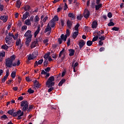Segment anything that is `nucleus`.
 <instances>
[{
	"instance_id": "79ce46f5",
	"label": "nucleus",
	"mask_w": 124,
	"mask_h": 124,
	"mask_svg": "<svg viewBox=\"0 0 124 124\" xmlns=\"http://www.w3.org/2000/svg\"><path fill=\"white\" fill-rule=\"evenodd\" d=\"M87 46H92L93 45V41L89 40L87 42Z\"/></svg>"
},
{
	"instance_id": "a19ab883",
	"label": "nucleus",
	"mask_w": 124,
	"mask_h": 124,
	"mask_svg": "<svg viewBox=\"0 0 124 124\" xmlns=\"http://www.w3.org/2000/svg\"><path fill=\"white\" fill-rule=\"evenodd\" d=\"M99 39H100L101 41H103V40H105V39H106V36H101V37H99Z\"/></svg>"
},
{
	"instance_id": "bf43d9fd",
	"label": "nucleus",
	"mask_w": 124,
	"mask_h": 124,
	"mask_svg": "<svg viewBox=\"0 0 124 124\" xmlns=\"http://www.w3.org/2000/svg\"><path fill=\"white\" fill-rule=\"evenodd\" d=\"M32 55L34 57V56H38V52L35 51L32 53Z\"/></svg>"
},
{
	"instance_id": "ddd939ff",
	"label": "nucleus",
	"mask_w": 124,
	"mask_h": 124,
	"mask_svg": "<svg viewBox=\"0 0 124 124\" xmlns=\"http://www.w3.org/2000/svg\"><path fill=\"white\" fill-rule=\"evenodd\" d=\"M73 24V21L69 20H68L67 21V27L68 28L71 29Z\"/></svg>"
},
{
	"instance_id": "393cba45",
	"label": "nucleus",
	"mask_w": 124,
	"mask_h": 124,
	"mask_svg": "<svg viewBox=\"0 0 124 124\" xmlns=\"http://www.w3.org/2000/svg\"><path fill=\"white\" fill-rule=\"evenodd\" d=\"M14 111H15L14 109H12L8 110L7 113V114H9V115H10L11 116H13V114L15 113Z\"/></svg>"
},
{
	"instance_id": "f3484780",
	"label": "nucleus",
	"mask_w": 124,
	"mask_h": 124,
	"mask_svg": "<svg viewBox=\"0 0 124 124\" xmlns=\"http://www.w3.org/2000/svg\"><path fill=\"white\" fill-rule=\"evenodd\" d=\"M40 31V25H39L37 27V30L34 32V37H36V36H37V34L39 33Z\"/></svg>"
},
{
	"instance_id": "9d476101",
	"label": "nucleus",
	"mask_w": 124,
	"mask_h": 124,
	"mask_svg": "<svg viewBox=\"0 0 124 124\" xmlns=\"http://www.w3.org/2000/svg\"><path fill=\"white\" fill-rule=\"evenodd\" d=\"M62 40L64 41V34H62L61 36V38L58 39V42L60 44H62Z\"/></svg>"
},
{
	"instance_id": "aec40b11",
	"label": "nucleus",
	"mask_w": 124,
	"mask_h": 124,
	"mask_svg": "<svg viewBox=\"0 0 124 124\" xmlns=\"http://www.w3.org/2000/svg\"><path fill=\"white\" fill-rule=\"evenodd\" d=\"M43 62V59H40L38 62L36 61L34 63V67L37 66L38 64H42Z\"/></svg>"
},
{
	"instance_id": "3c124183",
	"label": "nucleus",
	"mask_w": 124,
	"mask_h": 124,
	"mask_svg": "<svg viewBox=\"0 0 124 124\" xmlns=\"http://www.w3.org/2000/svg\"><path fill=\"white\" fill-rule=\"evenodd\" d=\"M20 43H21V39H19V40H17L16 42V46H19Z\"/></svg>"
},
{
	"instance_id": "e433bc0d",
	"label": "nucleus",
	"mask_w": 124,
	"mask_h": 124,
	"mask_svg": "<svg viewBox=\"0 0 124 124\" xmlns=\"http://www.w3.org/2000/svg\"><path fill=\"white\" fill-rule=\"evenodd\" d=\"M8 48H9V46H6V44H5L4 45H2L1 46V48L3 49L4 50H7Z\"/></svg>"
},
{
	"instance_id": "4be33fe9",
	"label": "nucleus",
	"mask_w": 124,
	"mask_h": 124,
	"mask_svg": "<svg viewBox=\"0 0 124 124\" xmlns=\"http://www.w3.org/2000/svg\"><path fill=\"white\" fill-rule=\"evenodd\" d=\"M79 34V31H75L72 34V37L74 39H75L77 37V36Z\"/></svg>"
},
{
	"instance_id": "bb28decb",
	"label": "nucleus",
	"mask_w": 124,
	"mask_h": 124,
	"mask_svg": "<svg viewBox=\"0 0 124 124\" xmlns=\"http://www.w3.org/2000/svg\"><path fill=\"white\" fill-rule=\"evenodd\" d=\"M0 120H1V121H4V120H7L8 119V117H7V116H6V115L4 114L2 116H0Z\"/></svg>"
},
{
	"instance_id": "774afa93",
	"label": "nucleus",
	"mask_w": 124,
	"mask_h": 124,
	"mask_svg": "<svg viewBox=\"0 0 124 124\" xmlns=\"http://www.w3.org/2000/svg\"><path fill=\"white\" fill-rule=\"evenodd\" d=\"M61 10H62V7H60L57 8V12H60Z\"/></svg>"
},
{
	"instance_id": "603ef678",
	"label": "nucleus",
	"mask_w": 124,
	"mask_h": 124,
	"mask_svg": "<svg viewBox=\"0 0 124 124\" xmlns=\"http://www.w3.org/2000/svg\"><path fill=\"white\" fill-rule=\"evenodd\" d=\"M112 16H113V14H112V13H111V12L108 13V18H112Z\"/></svg>"
},
{
	"instance_id": "c756f323",
	"label": "nucleus",
	"mask_w": 124,
	"mask_h": 124,
	"mask_svg": "<svg viewBox=\"0 0 124 124\" xmlns=\"http://www.w3.org/2000/svg\"><path fill=\"white\" fill-rule=\"evenodd\" d=\"M63 83H65V79H62L59 83L58 86H59V87H62Z\"/></svg>"
},
{
	"instance_id": "680f3d73",
	"label": "nucleus",
	"mask_w": 124,
	"mask_h": 124,
	"mask_svg": "<svg viewBox=\"0 0 124 124\" xmlns=\"http://www.w3.org/2000/svg\"><path fill=\"white\" fill-rule=\"evenodd\" d=\"M0 57H5V52H2L0 53Z\"/></svg>"
},
{
	"instance_id": "2f4dec72",
	"label": "nucleus",
	"mask_w": 124,
	"mask_h": 124,
	"mask_svg": "<svg viewBox=\"0 0 124 124\" xmlns=\"http://www.w3.org/2000/svg\"><path fill=\"white\" fill-rule=\"evenodd\" d=\"M51 25L50 26L51 28H55L56 26V24H55V21H54V19H51L50 20Z\"/></svg>"
},
{
	"instance_id": "052dcab7",
	"label": "nucleus",
	"mask_w": 124,
	"mask_h": 124,
	"mask_svg": "<svg viewBox=\"0 0 124 124\" xmlns=\"http://www.w3.org/2000/svg\"><path fill=\"white\" fill-rule=\"evenodd\" d=\"M34 18V16H32L30 17V19H29L31 22H33V18Z\"/></svg>"
},
{
	"instance_id": "7ed1b4c3",
	"label": "nucleus",
	"mask_w": 124,
	"mask_h": 124,
	"mask_svg": "<svg viewBox=\"0 0 124 124\" xmlns=\"http://www.w3.org/2000/svg\"><path fill=\"white\" fill-rule=\"evenodd\" d=\"M13 62L12 61L10 60V58H7L5 59V65L7 67L11 68V67H12Z\"/></svg>"
},
{
	"instance_id": "6e6d98bb",
	"label": "nucleus",
	"mask_w": 124,
	"mask_h": 124,
	"mask_svg": "<svg viewBox=\"0 0 124 124\" xmlns=\"http://www.w3.org/2000/svg\"><path fill=\"white\" fill-rule=\"evenodd\" d=\"M65 20H62V19L61 20V25L62 27H64V25L65 24Z\"/></svg>"
},
{
	"instance_id": "338daca9",
	"label": "nucleus",
	"mask_w": 124,
	"mask_h": 124,
	"mask_svg": "<svg viewBox=\"0 0 124 124\" xmlns=\"http://www.w3.org/2000/svg\"><path fill=\"white\" fill-rule=\"evenodd\" d=\"M50 88L48 90V93H51L53 90H54V88L53 87H49Z\"/></svg>"
},
{
	"instance_id": "49530a36",
	"label": "nucleus",
	"mask_w": 124,
	"mask_h": 124,
	"mask_svg": "<svg viewBox=\"0 0 124 124\" xmlns=\"http://www.w3.org/2000/svg\"><path fill=\"white\" fill-rule=\"evenodd\" d=\"M39 21V17H38V16L37 15L35 16L34 18V22H38Z\"/></svg>"
},
{
	"instance_id": "f03ea898",
	"label": "nucleus",
	"mask_w": 124,
	"mask_h": 124,
	"mask_svg": "<svg viewBox=\"0 0 124 124\" xmlns=\"http://www.w3.org/2000/svg\"><path fill=\"white\" fill-rule=\"evenodd\" d=\"M55 77L54 76H51L49 77L46 82V86L47 88H51L53 87V86H55Z\"/></svg>"
},
{
	"instance_id": "9b49d317",
	"label": "nucleus",
	"mask_w": 124,
	"mask_h": 124,
	"mask_svg": "<svg viewBox=\"0 0 124 124\" xmlns=\"http://www.w3.org/2000/svg\"><path fill=\"white\" fill-rule=\"evenodd\" d=\"M70 35V32L69 31V29L66 30V34L64 35V41H66V39H67V36H69Z\"/></svg>"
},
{
	"instance_id": "5fc2aeb1",
	"label": "nucleus",
	"mask_w": 124,
	"mask_h": 124,
	"mask_svg": "<svg viewBox=\"0 0 124 124\" xmlns=\"http://www.w3.org/2000/svg\"><path fill=\"white\" fill-rule=\"evenodd\" d=\"M3 8H4L3 5H2L1 3H0V11H3Z\"/></svg>"
},
{
	"instance_id": "cd10ccee",
	"label": "nucleus",
	"mask_w": 124,
	"mask_h": 124,
	"mask_svg": "<svg viewBox=\"0 0 124 124\" xmlns=\"http://www.w3.org/2000/svg\"><path fill=\"white\" fill-rule=\"evenodd\" d=\"M75 61H74L72 62V67H74L75 68H76V67L77 66H78V64H79V63H78V62H76L75 63ZM75 63V64H74Z\"/></svg>"
},
{
	"instance_id": "f257e3e1",
	"label": "nucleus",
	"mask_w": 124,
	"mask_h": 124,
	"mask_svg": "<svg viewBox=\"0 0 124 124\" xmlns=\"http://www.w3.org/2000/svg\"><path fill=\"white\" fill-rule=\"evenodd\" d=\"M21 107H23L22 111H27L29 112H31L32 109H33V106L32 105H29V102L27 100H23L21 102L20 104Z\"/></svg>"
},
{
	"instance_id": "ea45409f",
	"label": "nucleus",
	"mask_w": 124,
	"mask_h": 124,
	"mask_svg": "<svg viewBox=\"0 0 124 124\" xmlns=\"http://www.w3.org/2000/svg\"><path fill=\"white\" fill-rule=\"evenodd\" d=\"M11 75L12 78H13V79H14V78L16 77V72L15 71L12 72Z\"/></svg>"
},
{
	"instance_id": "c85d7f7f",
	"label": "nucleus",
	"mask_w": 124,
	"mask_h": 124,
	"mask_svg": "<svg viewBox=\"0 0 124 124\" xmlns=\"http://www.w3.org/2000/svg\"><path fill=\"white\" fill-rule=\"evenodd\" d=\"M36 56H34L33 54H30L28 56V61H31V60H33Z\"/></svg>"
},
{
	"instance_id": "39448f33",
	"label": "nucleus",
	"mask_w": 124,
	"mask_h": 124,
	"mask_svg": "<svg viewBox=\"0 0 124 124\" xmlns=\"http://www.w3.org/2000/svg\"><path fill=\"white\" fill-rule=\"evenodd\" d=\"M0 19L3 21V23H6V22H7V20H8V16H0Z\"/></svg>"
},
{
	"instance_id": "0e129e2a",
	"label": "nucleus",
	"mask_w": 124,
	"mask_h": 124,
	"mask_svg": "<svg viewBox=\"0 0 124 124\" xmlns=\"http://www.w3.org/2000/svg\"><path fill=\"white\" fill-rule=\"evenodd\" d=\"M27 27L26 25L23 26L21 28V29L22 31H23V30H27Z\"/></svg>"
},
{
	"instance_id": "f704fd0d",
	"label": "nucleus",
	"mask_w": 124,
	"mask_h": 124,
	"mask_svg": "<svg viewBox=\"0 0 124 124\" xmlns=\"http://www.w3.org/2000/svg\"><path fill=\"white\" fill-rule=\"evenodd\" d=\"M52 19H53V22H58V21H59V16L56 15L54 16V18H53Z\"/></svg>"
},
{
	"instance_id": "20e7f679",
	"label": "nucleus",
	"mask_w": 124,
	"mask_h": 124,
	"mask_svg": "<svg viewBox=\"0 0 124 124\" xmlns=\"http://www.w3.org/2000/svg\"><path fill=\"white\" fill-rule=\"evenodd\" d=\"M90 11L88 9H85L84 11L83 16L85 19H88L90 17Z\"/></svg>"
},
{
	"instance_id": "4d7b16f0",
	"label": "nucleus",
	"mask_w": 124,
	"mask_h": 124,
	"mask_svg": "<svg viewBox=\"0 0 124 124\" xmlns=\"http://www.w3.org/2000/svg\"><path fill=\"white\" fill-rule=\"evenodd\" d=\"M67 8H68V7L67 6V4H66V3H65L64 6L63 8V10H66V9H67Z\"/></svg>"
},
{
	"instance_id": "864d4df0",
	"label": "nucleus",
	"mask_w": 124,
	"mask_h": 124,
	"mask_svg": "<svg viewBox=\"0 0 124 124\" xmlns=\"http://www.w3.org/2000/svg\"><path fill=\"white\" fill-rule=\"evenodd\" d=\"M45 71L47 72H49L50 70H51V68L50 67H48L45 69Z\"/></svg>"
},
{
	"instance_id": "0eeeda50",
	"label": "nucleus",
	"mask_w": 124,
	"mask_h": 124,
	"mask_svg": "<svg viewBox=\"0 0 124 124\" xmlns=\"http://www.w3.org/2000/svg\"><path fill=\"white\" fill-rule=\"evenodd\" d=\"M31 42V37H26V40L25 41V45L27 47L30 46V43Z\"/></svg>"
},
{
	"instance_id": "412c9836",
	"label": "nucleus",
	"mask_w": 124,
	"mask_h": 124,
	"mask_svg": "<svg viewBox=\"0 0 124 124\" xmlns=\"http://www.w3.org/2000/svg\"><path fill=\"white\" fill-rule=\"evenodd\" d=\"M69 56H70V57H73V56H74V53L75 52V50L74 49H69Z\"/></svg>"
},
{
	"instance_id": "58836bf2",
	"label": "nucleus",
	"mask_w": 124,
	"mask_h": 124,
	"mask_svg": "<svg viewBox=\"0 0 124 124\" xmlns=\"http://www.w3.org/2000/svg\"><path fill=\"white\" fill-rule=\"evenodd\" d=\"M79 27H80V24L79 23H78L75 26V31H79Z\"/></svg>"
},
{
	"instance_id": "8fccbe9b",
	"label": "nucleus",
	"mask_w": 124,
	"mask_h": 124,
	"mask_svg": "<svg viewBox=\"0 0 124 124\" xmlns=\"http://www.w3.org/2000/svg\"><path fill=\"white\" fill-rule=\"evenodd\" d=\"M112 31H118L120 30V28L118 27H114L112 28Z\"/></svg>"
},
{
	"instance_id": "6ab92c4d",
	"label": "nucleus",
	"mask_w": 124,
	"mask_h": 124,
	"mask_svg": "<svg viewBox=\"0 0 124 124\" xmlns=\"http://www.w3.org/2000/svg\"><path fill=\"white\" fill-rule=\"evenodd\" d=\"M21 113H22V110L19 109V110L17 111L16 112H15V113H14L13 117H17V116H19L20 114H21Z\"/></svg>"
},
{
	"instance_id": "c03bdc74",
	"label": "nucleus",
	"mask_w": 124,
	"mask_h": 124,
	"mask_svg": "<svg viewBox=\"0 0 124 124\" xmlns=\"http://www.w3.org/2000/svg\"><path fill=\"white\" fill-rule=\"evenodd\" d=\"M82 18H83V16L82 15L78 16L77 17V20H78V21H81Z\"/></svg>"
},
{
	"instance_id": "a878e982",
	"label": "nucleus",
	"mask_w": 124,
	"mask_h": 124,
	"mask_svg": "<svg viewBox=\"0 0 124 124\" xmlns=\"http://www.w3.org/2000/svg\"><path fill=\"white\" fill-rule=\"evenodd\" d=\"M50 52L45 54V55L44 56V59H45V60H48V58L50 57Z\"/></svg>"
},
{
	"instance_id": "c9c22d12",
	"label": "nucleus",
	"mask_w": 124,
	"mask_h": 124,
	"mask_svg": "<svg viewBox=\"0 0 124 124\" xmlns=\"http://www.w3.org/2000/svg\"><path fill=\"white\" fill-rule=\"evenodd\" d=\"M22 116H24V111H22V113L18 115L17 120H22V117H22Z\"/></svg>"
},
{
	"instance_id": "de8ad7c7",
	"label": "nucleus",
	"mask_w": 124,
	"mask_h": 124,
	"mask_svg": "<svg viewBox=\"0 0 124 124\" xmlns=\"http://www.w3.org/2000/svg\"><path fill=\"white\" fill-rule=\"evenodd\" d=\"M63 52H64V48H63L62 50L60 52L59 55V58H61V57H62V54L63 53Z\"/></svg>"
},
{
	"instance_id": "4468645a",
	"label": "nucleus",
	"mask_w": 124,
	"mask_h": 124,
	"mask_svg": "<svg viewBox=\"0 0 124 124\" xmlns=\"http://www.w3.org/2000/svg\"><path fill=\"white\" fill-rule=\"evenodd\" d=\"M29 16H30V13L29 12H26L25 14L23 15L22 20H26Z\"/></svg>"
},
{
	"instance_id": "13d9d810",
	"label": "nucleus",
	"mask_w": 124,
	"mask_h": 124,
	"mask_svg": "<svg viewBox=\"0 0 124 124\" xmlns=\"http://www.w3.org/2000/svg\"><path fill=\"white\" fill-rule=\"evenodd\" d=\"M52 58L56 60L58 58V54H52Z\"/></svg>"
},
{
	"instance_id": "dca6fc26",
	"label": "nucleus",
	"mask_w": 124,
	"mask_h": 124,
	"mask_svg": "<svg viewBox=\"0 0 124 124\" xmlns=\"http://www.w3.org/2000/svg\"><path fill=\"white\" fill-rule=\"evenodd\" d=\"M33 83L34 88L39 89V87H40V84H39V82L37 81V80H35L34 81H33Z\"/></svg>"
},
{
	"instance_id": "1a4fd4ad",
	"label": "nucleus",
	"mask_w": 124,
	"mask_h": 124,
	"mask_svg": "<svg viewBox=\"0 0 124 124\" xmlns=\"http://www.w3.org/2000/svg\"><path fill=\"white\" fill-rule=\"evenodd\" d=\"M85 44H86V42L83 40H81L80 42H79L78 46L79 49H82L83 46H85Z\"/></svg>"
},
{
	"instance_id": "69168bd1",
	"label": "nucleus",
	"mask_w": 124,
	"mask_h": 124,
	"mask_svg": "<svg viewBox=\"0 0 124 124\" xmlns=\"http://www.w3.org/2000/svg\"><path fill=\"white\" fill-rule=\"evenodd\" d=\"M6 39H8V40H12V37L9 36V37L6 36Z\"/></svg>"
},
{
	"instance_id": "b1692460",
	"label": "nucleus",
	"mask_w": 124,
	"mask_h": 124,
	"mask_svg": "<svg viewBox=\"0 0 124 124\" xmlns=\"http://www.w3.org/2000/svg\"><path fill=\"white\" fill-rule=\"evenodd\" d=\"M102 7V4L99 3L97 5H96L95 6V10H99V9L101 8Z\"/></svg>"
},
{
	"instance_id": "37998d69",
	"label": "nucleus",
	"mask_w": 124,
	"mask_h": 124,
	"mask_svg": "<svg viewBox=\"0 0 124 124\" xmlns=\"http://www.w3.org/2000/svg\"><path fill=\"white\" fill-rule=\"evenodd\" d=\"M28 93L30 94L33 93L34 90H32L31 88H29L28 90Z\"/></svg>"
},
{
	"instance_id": "2eb2a0df",
	"label": "nucleus",
	"mask_w": 124,
	"mask_h": 124,
	"mask_svg": "<svg viewBox=\"0 0 124 124\" xmlns=\"http://www.w3.org/2000/svg\"><path fill=\"white\" fill-rule=\"evenodd\" d=\"M98 25V23H97V21L95 20L93 21L92 24V29H96V28H97Z\"/></svg>"
},
{
	"instance_id": "4c0bfd02",
	"label": "nucleus",
	"mask_w": 124,
	"mask_h": 124,
	"mask_svg": "<svg viewBox=\"0 0 124 124\" xmlns=\"http://www.w3.org/2000/svg\"><path fill=\"white\" fill-rule=\"evenodd\" d=\"M44 65L45 66V67H47L48 66V60L47 59H45V61L44 62Z\"/></svg>"
},
{
	"instance_id": "a211bd4d",
	"label": "nucleus",
	"mask_w": 124,
	"mask_h": 124,
	"mask_svg": "<svg viewBox=\"0 0 124 124\" xmlns=\"http://www.w3.org/2000/svg\"><path fill=\"white\" fill-rule=\"evenodd\" d=\"M68 17L71 18V20H75V15L73 14V13H70L68 14Z\"/></svg>"
},
{
	"instance_id": "423d86ee",
	"label": "nucleus",
	"mask_w": 124,
	"mask_h": 124,
	"mask_svg": "<svg viewBox=\"0 0 124 124\" xmlns=\"http://www.w3.org/2000/svg\"><path fill=\"white\" fill-rule=\"evenodd\" d=\"M38 44V40L36 39L35 40L31 43V48H34L36 46H37Z\"/></svg>"
},
{
	"instance_id": "473e14b6",
	"label": "nucleus",
	"mask_w": 124,
	"mask_h": 124,
	"mask_svg": "<svg viewBox=\"0 0 124 124\" xmlns=\"http://www.w3.org/2000/svg\"><path fill=\"white\" fill-rule=\"evenodd\" d=\"M25 23L27 26H31V20L30 19H26Z\"/></svg>"
},
{
	"instance_id": "7c9ffc66",
	"label": "nucleus",
	"mask_w": 124,
	"mask_h": 124,
	"mask_svg": "<svg viewBox=\"0 0 124 124\" xmlns=\"http://www.w3.org/2000/svg\"><path fill=\"white\" fill-rule=\"evenodd\" d=\"M21 4H22V2H21V1L19 0H17L16 1V7L17 8H20V7H21Z\"/></svg>"
},
{
	"instance_id": "09e8293b",
	"label": "nucleus",
	"mask_w": 124,
	"mask_h": 124,
	"mask_svg": "<svg viewBox=\"0 0 124 124\" xmlns=\"http://www.w3.org/2000/svg\"><path fill=\"white\" fill-rule=\"evenodd\" d=\"M108 27H112V26H115V23L113 22H110L108 24Z\"/></svg>"
},
{
	"instance_id": "5701e85b",
	"label": "nucleus",
	"mask_w": 124,
	"mask_h": 124,
	"mask_svg": "<svg viewBox=\"0 0 124 124\" xmlns=\"http://www.w3.org/2000/svg\"><path fill=\"white\" fill-rule=\"evenodd\" d=\"M25 11H29L31 10V6L29 5H26L24 8H23Z\"/></svg>"
},
{
	"instance_id": "e2e57ef3",
	"label": "nucleus",
	"mask_w": 124,
	"mask_h": 124,
	"mask_svg": "<svg viewBox=\"0 0 124 124\" xmlns=\"http://www.w3.org/2000/svg\"><path fill=\"white\" fill-rule=\"evenodd\" d=\"M26 80L27 81V82H31V79L29 77H26Z\"/></svg>"
},
{
	"instance_id": "72a5a7b5",
	"label": "nucleus",
	"mask_w": 124,
	"mask_h": 124,
	"mask_svg": "<svg viewBox=\"0 0 124 124\" xmlns=\"http://www.w3.org/2000/svg\"><path fill=\"white\" fill-rule=\"evenodd\" d=\"M10 58V60L11 61H12V62H14V61H15V59H16V56L15 55H13L10 57V58Z\"/></svg>"
},
{
	"instance_id": "f8f14e48",
	"label": "nucleus",
	"mask_w": 124,
	"mask_h": 124,
	"mask_svg": "<svg viewBox=\"0 0 124 124\" xmlns=\"http://www.w3.org/2000/svg\"><path fill=\"white\" fill-rule=\"evenodd\" d=\"M51 31H52V28H46L44 31V32L45 33H46V32H47V35H50V34H51Z\"/></svg>"
},
{
	"instance_id": "a18cd8bd",
	"label": "nucleus",
	"mask_w": 124,
	"mask_h": 124,
	"mask_svg": "<svg viewBox=\"0 0 124 124\" xmlns=\"http://www.w3.org/2000/svg\"><path fill=\"white\" fill-rule=\"evenodd\" d=\"M98 39V36H95V37H94L92 39L93 42H95V41H96Z\"/></svg>"
},
{
	"instance_id": "6e6552de",
	"label": "nucleus",
	"mask_w": 124,
	"mask_h": 124,
	"mask_svg": "<svg viewBox=\"0 0 124 124\" xmlns=\"http://www.w3.org/2000/svg\"><path fill=\"white\" fill-rule=\"evenodd\" d=\"M25 37H32V35H31V31L30 30H28L24 34Z\"/></svg>"
}]
</instances>
